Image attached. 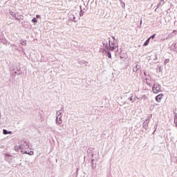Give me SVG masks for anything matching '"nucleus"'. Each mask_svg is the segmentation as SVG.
Wrapping results in <instances>:
<instances>
[{"mask_svg": "<svg viewBox=\"0 0 177 177\" xmlns=\"http://www.w3.org/2000/svg\"><path fill=\"white\" fill-rule=\"evenodd\" d=\"M19 146H21V152L23 153V154H27V151L26 150L30 147L28 142L24 140H21L19 141Z\"/></svg>", "mask_w": 177, "mask_h": 177, "instance_id": "f257e3e1", "label": "nucleus"}, {"mask_svg": "<svg viewBox=\"0 0 177 177\" xmlns=\"http://www.w3.org/2000/svg\"><path fill=\"white\" fill-rule=\"evenodd\" d=\"M103 46L104 48H106V49H108L109 50H114V49H115V48H117V46H115V45H114V44H110V40L107 41H104L102 42Z\"/></svg>", "mask_w": 177, "mask_h": 177, "instance_id": "f03ea898", "label": "nucleus"}, {"mask_svg": "<svg viewBox=\"0 0 177 177\" xmlns=\"http://www.w3.org/2000/svg\"><path fill=\"white\" fill-rule=\"evenodd\" d=\"M153 93H160L161 92V86L157 83L154 84L152 87Z\"/></svg>", "mask_w": 177, "mask_h": 177, "instance_id": "7ed1b4c3", "label": "nucleus"}, {"mask_svg": "<svg viewBox=\"0 0 177 177\" xmlns=\"http://www.w3.org/2000/svg\"><path fill=\"white\" fill-rule=\"evenodd\" d=\"M162 97H164V94L160 93V94L158 95L156 97V102H158V103H161V100H162Z\"/></svg>", "mask_w": 177, "mask_h": 177, "instance_id": "20e7f679", "label": "nucleus"}, {"mask_svg": "<svg viewBox=\"0 0 177 177\" xmlns=\"http://www.w3.org/2000/svg\"><path fill=\"white\" fill-rule=\"evenodd\" d=\"M142 127L145 131H147L149 129V120H146L143 123H142Z\"/></svg>", "mask_w": 177, "mask_h": 177, "instance_id": "39448f33", "label": "nucleus"}, {"mask_svg": "<svg viewBox=\"0 0 177 177\" xmlns=\"http://www.w3.org/2000/svg\"><path fill=\"white\" fill-rule=\"evenodd\" d=\"M63 110L57 111L56 113V118H62V117H63Z\"/></svg>", "mask_w": 177, "mask_h": 177, "instance_id": "423d86ee", "label": "nucleus"}, {"mask_svg": "<svg viewBox=\"0 0 177 177\" xmlns=\"http://www.w3.org/2000/svg\"><path fill=\"white\" fill-rule=\"evenodd\" d=\"M138 70H140V64H137L133 67V71L136 73V71H138Z\"/></svg>", "mask_w": 177, "mask_h": 177, "instance_id": "0eeeda50", "label": "nucleus"}, {"mask_svg": "<svg viewBox=\"0 0 177 177\" xmlns=\"http://www.w3.org/2000/svg\"><path fill=\"white\" fill-rule=\"evenodd\" d=\"M55 122H56L57 125H62V123L63 122V121L62 120V118H56Z\"/></svg>", "mask_w": 177, "mask_h": 177, "instance_id": "6e6552de", "label": "nucleus"}, {"mask_svg": "<svg viewBox=\"0 0 177 177\" xmlns=\"http://www.w3.org/2000/svg\"><path fill=\"white\" fill-rule=\"evenodd\" d=\"M5 160H6V161H10V160H12V156L6 153L5 154Z\"/></svg>", "mask_w": 177, "mask_h": 177, "instance_id": "1a4fd4ad", "label": "nucleus"}, {"mask_svg": "<svg viewBox=\"0 0 177 177\" xmlns=\"http://www.w3.org/2000/svg\"><path fill=\"white\" fill-rule=\"evenodd\" d=\"M14 150L15 151H20V150L21 151V147L20 145H15L14 147Z\"/></svg>", "mask_w": 177, "mask_h": 177, "instance_id": "9d476101", "label": "nucleus"}, {"mask_svg": "<svg viewBox=\"0 0 177 177\" xmlns=\"http://www.w3.org/2000/svg\"><path fill=\"white\" fill-rule=\"evenodd\" d=\"M150 42V38H148L147 41L144 43L143 46H147Z\"/></svg>", "mask_w": 177, "mask_h": 177, "instance_id": "9b49d317", "label": "nucleus"}, {"mask_svg": "<svg viewBox=\"0 0 177 177\" xmlns=\"http://www.w3.org/2000/svg\"><path fill=\"white\" fill-rule=\"evenodd\" d=\"M12 17H14V19H16L17 20H20V17H19V15L17 14H14L12 15Z\"/></svg>", "mask_w": 177, "mask_h": 177, "instance_id": "f8f14e48", "label": "nucleus"}, {"mask_svg": "<svg viewBox=\"0 0 177 177\" xmlns=\"http://www.w3.org/2000/svg\"><path fill=\"white\" fill-rule=\"evenodd\" d=\"M66 130V125L62 124L59 129V131H65Z\"/></svg>", "mask_w": 177, "mask_h": 177, "instance_id": "ddd939ff", "label": "nucleus"}, {"mask_svg": "<svg viewBox=\"0 0 177 177\" xmlns=\"http://www.w3.org/2000/svg\"><path fill=\"white\" fill-rule=\"evenodd\" d=\"M75 19V17L73 15H71L69 17V20H74Z\"/></svg>", "mask_w": 177, "mask_h": 177, "instance_id": "4468645a", "label": "nucleus"}, {"mask_svg": "<svg viewBox=\"0 0 177 177\" xmlns=\"http://www.w3.org/2000/svg\"><path fill=\"white\" fill-rule=\"evenodd\" d=\"M3 135H9V131H8V130H6V129H3Z\"/></svg>", "mask_w": 177, "mask_h": 177, "instance_id": "2eb2a0df", "label": "nucleus"}, {"mask_svg": "<svg viewBox=\"0 0 177 177\" xmlns=\"http://www.w3.org/2000/svg\"><path fill=\"white\" fill-rule=\"evenodd\" d=\"M20 44H21V45H24V46H26V41H24V40H21V41H20Z\"/></svg>", "mask_w": 177, "mask_h": 177, "instance_id": "dca6fc26", "label": "nucleus"}, {"mask_svg": "<svg viewBox=\"0 0 177 177\" xmlns=\"http://www.w3.org/2000/svg\"><path fill=\"white\" fill-rule=\"evenodd\" d=\"M26 154H28L29 156H34V151H30V152L27 151Z\"/></svg>", "mask_w": 177, "mask_h": 177, "instance_id": "f3484780", "label": "nucleus"}, {"mask_svg": "<svg viewBox=\"0 0 177 177\" xmlns=\"http://www.w3.org/2000/svg\"><path fill=\"white\" fill-rule=\"evenodd\" d=\"M141 99L142 100H146V99H147V97L145 95H142Z\"/></svg>", "mask_w": 177, "mask_h": 177, "instance_id": "a211bd4d", "label": "nucleus"}, {"mask_svg": "<svg viewBox=\"0 0 177 177\" xmlns=\"http://www.w3.org/2000/svg\"><path fill=\"white\" fill-rule=\"evenodd\" d=\"M107 57H109V59H111V53L110 52H107Z\"/></svg>", "mask_w": 177, "mask_h": 177, "instance_id": "6ab92c4d", "label": "nucleus"}, {"mask_svg": "<svg viewBox=\"0 0 177 177\" xmlns=\"http://www.w3.org/2000/svg\"><path fill=\"white\" fill-rule=\"evenodd\" d=\"M161 5H164V4H162V3L161 1H160L158 3V4L157 5V9H158V8H160V6H161Z\"/></svg>", "mask_w": 177, "mask_h": 177, "instance_id": "aec40b11", "label": "nucleus"}, {"mask_svg": "<svg viewBox=\"0 0 177 177\" xmlns=\"http://www.w3.org/2000/svg\"><path fill=\"white\" fill-rule=\"evenodd\" d=\"M165 64H168L169 63V59H166L164 62Z\"/></svg>", "mask_w": 177, "mask_h": 177, "instance_id": "412c9836", "label": "nucleus"}, {"mask_svg": "<svg viewBox=\"0 0 177 177\" xmlns=\"http://www.w3.org/2000/svg\"><path fill=\"white\" fill-rule=\"evenodd\" d=\"M174 124H175L176 125H177V115H175Z\"/></svg>", "mask_w": 177, "mask_h": 177, "instance_id": "4be33fe9", "label": "nucleus"}, {"mask_svg": "<svg viewBox=\"0 0 177 177\" xmlns=\"http://www.w3.org/2000/svg\"><path fill=\"white\" fill-rule=\"evenodd\" d=\"M32 23H37V18H35V17L32 18Z\"/></svg>", "mask_w": 177, "mask_h": 177, "instance_id": "5701e85b", "label": "nucleus"}, {"mask_svg": "<svg viewBox=\"0 0 177 177\" xmlns=\"http://www.w3.org/2000/svg\"><path fill=\"white\" fill-rule=\"evenodd\" d=\"M149 38H150V39H154V38H156V34L153 35Z\"/></svg>", "mask_w": 177, "mask_h": 177, "instance_id": "b1692460", "label": "nucleus"}, {"mask_svg": "<svg viewBox=\"0 0 177 177\" xmlns=\"http://www.w3.org/2000/svg\"><path fill=\"white\" fill-rule=\"evenodd\" d=\"M121 3V6H122L123 8H125V3L120 1Z\"/></svg>", "mask_w": 177, "mask_h": 177, "instance_id": "393cba45", "label": "nucleus"}, {"mask_svg": "<svg viewBox=\"0 0 177 177\" xmlns=\"http://www.w3.org/2000/svg\"><path fill=\"white\" fill-rule=\"evenodd\" d=\"M165 0H160V2L162 3V5H164V3H165Z\"/></svg>", "mask_w": 177, "mask_h": 177, "instance_id": "a878e982", "label": "nucleus"}, {"mask_svg": "<svg viewBox=\"0 0 177 177\" xmlns=\"http://www.w3.org/2000/svg\"><path fill=\"white\" fill-rule=\"evenodd\" d=\"M129 100H131V102H133V98H132V97L129 98Z\"/></svg>", "mask_w": 177, "mask_h": 177, "instance_id": "bb28decb", "label": "nucleus"}, {"mask_svg": "<svg viewBox=\"0 0 177 177\" xmlns=\"http://www.w3.org/2000/svg\"><path fill=\"white\" fill-rule=\"evenodd\" d=\"M15 74H18L19 75H21L22 73L19 72V73H17V72H15Z\"/></svg>", "mask_w": 177, "mask_h": 177, "instance_id": "cd10ccee", "label": "nucleus"}, {"mask_svg": "<svg viewBox=\"0 0 177 177\" xmlns=\"http://www.w3.org/2000/svg\"><path fill=\"white\" fill-rule=\"evenodd\" d=\"M13 132L12 131H8V135H12Z\"/></svg>", "mask_w": 177, "mask_h": 177, "instance_id": "c85d7f7f", "label": "nucleus"}, {"mask_svg": "<svg viewBox=\"0 0 177 177\" xmlns=\"http://www.w3.org/2000/svg\"><path fill=\"white\" fill-rule=\"evenodd\" d=\"M10 15H11V16H13V15H15V13H13V12H10Z\"/></svg>", "mask_w": 177, "mask_h": 177, "instance_id": "c756f323", "label": "nucleus"}, {"mask_svg": "<svg viewBox=\"0 0 177 177\" xmlns=\"http://www.w3.org/2000/svg\"><path fill=\"white\" fill-rule=\"evenodd\" d=\"M36 17H37V19H39V17H41V16H39V15H37Z\"/></svg>", "mask_w": 177, "mask_h": 177, "instance_id": "7c9ffc66", "label": "nucleus"}, {"mask_svg": "<svg viewBox=\"0 0 177 177\" xmlns=\"http://www.w3.org/2000/svg\"><path fill=\"white\" fill-rule=\"evenodd\" d=\"M147 85H149V86H151V84L150 83L147 82Z\"/></svg>", "mask_w": 177, "mask_h": 177, "instance_id": "2f4dec72", "label": "nucleus"}, {"mask_svg": "<svg viewBox=\"0 0 177 177\" xmlns=\"http://www.w3.org/2000/svg\"><path fill=\"white\" fill-rule=\"evenodd\" d=\"M140 24H142V21H140Z\"/></svg>", "mask_w": 177, "mask_h": 177, "instance_id": "473e14b6", "label": "nucleus"}]
</instances>
